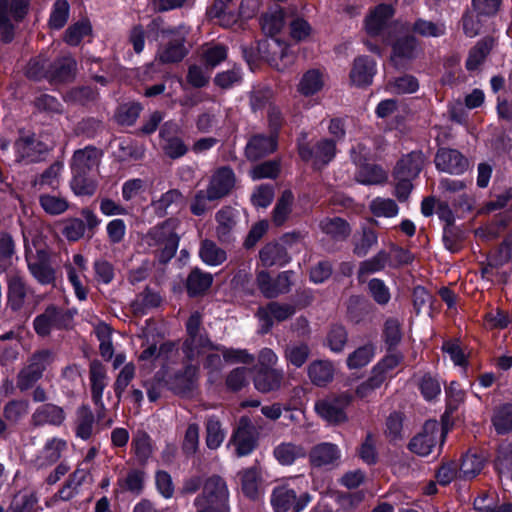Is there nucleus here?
Masks as SVG:
<instances>
[{
    "label": "nucleus",
    "mask_w": 512,
    "mask_h": 512,
    "mask_svg": "<svg viewBox=\"0 0 512 512\" xmlns=\"http://www.w3.org/2000/svg\"><path fill=\"white\" fill-rule=\"evenodd\" d=\"M310 380L317 386H324L333 379L334 368L329 361H314L308 367Z\"/></svg>",
    "instance_id": "c9c22d12"
},
{
    "label": "nucleus",
    "mask_w": 512,
    "mask_h": 512,
    "mask_svg": "<svg viewBox=\"0 0 512 512\" xmlns=\"http://www.w3.org/2000/svg\"><path fill=\"white\" fill-rule=\"evenodd\" d=\"M198 349L200 353L193 360L197 359L200 355H206L205 367L212 371H218L222 368V358L219 353H214V350L220 352L224 361L228 363L249 364L254 361V356L245 349H228L223 346H214L212 343L211 348L206 351H203L201 347H198ZM190 360L192 361V359Z\"/></svg>",
    "instance_id": "0eeeda50"
},
{
    "label": "nucleus",
    "mask_w": 512,
    "mask_h": 512,
    "mask_svg": "<svg viewBox=\"0 0 512 512\" xmlns=\"http://www.w3.org/2000/svg\"><path fill=\"white\" fill-rule=\"evenodd\" d=\"M276 149V136L256 135L250 139L246 146V155L251 160H256Z\"/></svg>",
    "instance_id": "2f4dec72"
},
{
    "label": "nucleus",
    "mask_w": 512,
    "mask_h": 512,
    "mask_svg": "<svg viewBox=\"0 0 512 512\" xmlns=\"http://www.w3.org/2000/svg\"><path fill=\"white\" fill-rule=\"evenodd\" d=\"M216 236L222 243L231 242L239 221V212L232 207H223L215 215Z\"/></svg>",
    "instance_id": "f3484780"
},
{
    "label": "nucleus",
    "mask_w": 512,
    "mask_h": 512,
    "mask_svg": "<svg viewBox=\"0 0 512 512\" xmlns=\"http://www.w3.org/2000/svg\"><path fill=\"white\" fill-rule=\"evenodd\" d=\"M326 82L325 74L319 69H310L301 77L297 90L303 96H313L320 92Z\"/></svg>",
    "instance_id": "c756f323"
},
{
    "label": "nucleus",
    "mask_w": 512,
    "mask_h": 512,
    "mask_svg": "<svg viewBox=\"0 0 512 512\" xmlns=\"http://www.w3.org/2000/svg\"><path fill=\"white\" fill-rule=\"evenodd\" d=\"M484 458L476 453L468 452L458 465L459 478L468 480L474 478L483 468Z\"/></svg>",
    "instance_id": "4c0bfd02"
},
{
    "label": "nucleus",
    "mask_w": 512,
    "mask_h": 512,
    "mask_svg": "<svg viewBox=\"0 0 512 512\" xmlns=\"http://www.w3.org/2000/svg\"><path fill=\"white\" fill-rule=\"evenodd\" d=\"M70 186L77 196H91L96 191V183L87 177V173L72 174Z\"/></svg>",
    "instance_id": "052dcab7"
},
{
    "label": "nucleus",
    "mask_w": 512,
    "mask_h": 512,
    "mask_svg": "<svg viewBox=\"0 0 512 512\" xmlns=\"http://www.w3.org/2000/svg\"><path fill=\"white\" fill-rule=\"evenodd\" d=\"M94 416L88 407H81L77 412L76 435L83 440L92 435Z\"/></svg>",
    "instance_id": "4d7b16f0"
},
{
    "label": "nucleus",
    "mask_w": 512,
    "mask_h": 512,
    "mask_svg": "<svg viewBox=\"0 0 512 512\" xmlns=\"http://www.w3.org/2000/svg\"><path fill=\"white\" fill-rule=\"evenodd\" d=\"M335 146L334 140L323 139L317 143L314 150L300 145L299 154L303 160L312 161L316 168H321L334 158L336 154Z\"/></svg>",
    "instance_id": "2eb2a0df"
},
{
    "label": "nucleus",
    "mask_w": 512,
    "mask_h": 512,
    "mask_svg": "<svg viewBox=\"0 0 512 512\" xmlns=\"http://www.w3.org/2000/svg\"><path fill=\"white\" fill-rule=\"evenodd\" d=\"M492 48V40L486 39L478 42L469 52L466 68L470 71L476 70L484 61Z\"/></svg>",
    "instance_id": "6e6d98bb"
},
{
    "label": "nucleus",
    "mask_w": 512,
    "mask_h": 512,
    "mask_svg": "<svg viewBox=\"0 0 512 512\" xmlns=\"http://www.w3.org/2000/svg\"><path fill=\"white\" fill-rule=\"evenodd\" d=\"M91 32V25L88 20H81L71 25L65 33V42L69 45L76 46L82 39Z\"/></svg>",
    "instance_id": "69168bd1"
},
{
    "label": "nucleus",
    "mask_w": 512,
    "mask_h": 512,
    "mask_svg": "<svg viewBox=\"0 0 512 512\" xmlns=\"http://www.w3.org/2000/svg\"><path fill=\"white\" fill-rule=\"evenodd\" d=\"M413 31L423 37H440L446 33V26L442 22L419 19L414 23Z\"/></svg>",
    "instance_id": "0e129e2a"
},
{
    "label": "nucleus",
    "mask_w": 512,
    "mask_h": 512,
    "mask_svg": "<svg viewBox=\"0 0 512 512\" xmlns=\"http://www.w3.org/2000/svg\"><path fill=\"white\" fill-rule=\"evenodd\" d=\"M197 374L198 368L196 366H187L184 374L175 376L174 382L172 383V388L177 393H186L187 391L192 389L194 382L197 378Z\"/></svg>",
    "instance_id": "680f3d73"
},
{
    "label": "nucleus",
    "mask_w": 512,
    "mask_h": 512,
    "mask_svg": "<svg viewBox=\"0 0 512 512\" xmlns=\"http://www.w3.org/2000/svg\"><path fill=\"white\" fill-rule=\"evenodd\" d=\"M385 41L393 46L391 59L396 65H399L402 59H411L416 54L417 43L413 36L401 35L395 42L389 36Z\"/></svg>",
    "instance_id": "c85d7f7f"
},
{
    "label": "nucleus",
    "mask_w": 512,
    "mask_h": 512,
    "mask_svg": "<svg viewBox=\"0 0 512 512\" xmlns=\"http://www.w3.org/2000/svg\"><path fill=\"white\" fill-rule=\"evenodd\" d=\"M370 212L376 217L393 218L399 213L397 203L390 198L376 197L369 203Z\"/></svg>",
    "instance_id": "a19ab883"
},
{
    "label": "nucleus",
    "mask_w": 512,
    "mask_h": 512,
    "mask_svg": "<svg viewBox=\"0 0 512 512\" xmlns=\"http://www.w3.org/2000/svg\"><path fill=\"white\" fill-rule=\"evenodd\" d=\"M368 290L370 296L377 304L384 306L389 303L391 299L390 289L383 280L378 278L371 279L368 283Z\"/></svg>",
    "instance_id": "774afa93"
},
{
    "label": "nucleus",
    "mask_w": 512,
    "mask_h": 512,
    "mask_svg": "<svg viewBox=\"0 0 512 512\" xmlns=\"http://www.w3.org/2000/svg\"><path fill=\"white\" fill-rule=\"evenodd\" d=\"M201 260L209 266L221 265L227 258L226 252L211 240H204L199 249Z\"/></svg>",
    "instance_id": "e433bc0d"
},
{
    "label": "nucleus",
    "mask_w": 512,
    "mask_h": 512,
    "mask_svg": "<svg viewBox=\"0 0 512 512\" xmlns=\"http://www.w3.org/2000/svg\"><path fill=\"white\" fill-rule=\"evenodd\" d=\"M231 443L236 449L239 457L250 454L256 445V437L254 435V427L247 417H242L239 420L238 427L234 432Z\"/></svg>",
    "instance_id": "dca6fc26"
},
{
    "label": "nucleus",
    "mask_w": 512,
    "mask_h": 512,
    "mask_svg": "<svg viewBox=\"0 0 512 512\" xmlns=\"http://www.w3.org/2000/svg\"><path fill=\"white\" fill-rule=\"evenodd\" d=\"M151 33H158L162 40L166 41L162 48L159 49L157 55L161 62L172 63L178 62L184 58L187 50L184 46L185 35L180 30H165L162 28V20L154 19L149 25Z\"/></svg>",
    "instance_id": "7ed1b4c3"
},
{
    "label": "nucleus",
    "mask_w": 512,
    "mask_h": 512,
    "mask_svg": "<svg viewBox=\"0 0 512 512\" xmlns=\"http://www.w3.org/2000/svg\"><path fill=\"white\" fill-rule=\"evenodd\" d=\"M226 437V431L220 421L215 417H209L206 422V445L209 449H218Z\"/></svg>",
    "instance_id": "37998d69"
},
{
    "label": "nucleus",
    "mask_w": 512,
    "mask_h": 512,
    "mask_svg": "<svg viewBox=\"0 0 512 512\" xmlns=\"http://www.w3.org/2000/svg\"><path fill=\"white\" fill-rule=\"evenodd\" d=\"M201 316L198 312L193 313L187 321L186 329L188 338L186 339L183 350L188 359H193L200 353L198 347L203 351L211 348V342L200 333Z\"/></svg>",
    "instance_id": "ddd939ff"
},
{
    "label": "nucleus",
    "mask_w": 512,
    "mask_h": 512,
    "mask_svg": "<svg viewBox=\"0 0 512 512\" xmlns=\"http://www.w3.org/2000/svg\"><path fill=\"white\" fill-rule=\"evenodd\" d=\"M174 349V345L171 343L162 344L159 348L156 344L147 346L139 355V361L146 364H153L159 362L164 363L166 355Z\"/></svg>",
    "instance_id": "09e8293b"
},
{
    "label": "nucleus",
    "mask_w": 512,
    "mask_h": 512,
    "mask_svg": "<svg viewBox=\"0 0 512 512\" xmlns=\"http://www.w3.org/2000/svg\"><path fill=\"white\" fill-rule=\"evenodd\" d=\"M53 359V355L48 350L40 351L33 355L31 363L27 369L23 370L19 376V386L21 389H27L30 384L36 381L42 374L46 365Z\"/></svg>",
    "instance_id": "aec40b11"
},
{
    "label": "nucleus",
    "mask_w": 512,
    "mask_h": 512,
    "mask_svg": "<svg viewBox=\"0 0 512 512\" xmlns=\"http://www.w3.org/2000/svg\"><path fill=\"white\" fill-rule=\"evenodd\" d=\"M65 447L66 442L61 439L53 438L47 441L38 458L39 465L45 466L56 462Z\"/></svg>",
    "instance_id": "49530a36"
},
{
    "label": "nucleus",
    "mask_w": 512,
    "mask_h": 512,
    "mask_svg": "<svg viewBox=\"0 0 512 512\" xmlns=\"http://www.w3.org/2000/svg\"><path fill=\"white\" fill-rule=\"evenodd\" d=\"M284 23V12L279 7L269 10L261 19L262 30L271 36V39L267 41V47L271 53L268 61L279 71L287 69L295 61V55L290 51L288 45L278 38H274V35L284 27Z\"/></svg>",
    "instance_id": "f257e3e1"
},
{
    "label": "nucleus",
    "mask_w": 512,
    "mask_h": 512,
    "mask_svg": "<svg viewBox=\"0 0 512 512\" xmlns=\"http://www.w3.org/2000/svg\"><path fill=\"white\" fill-rule=\"evenodd\" d=\"M262 264L266 267L273 265L283 266L289 262L288 254L285 248L278 243H269L259 252Z\"/></svg>",
    "instance_id": "72a5a7b5"
},
{
    "label": "nucleus",
    "mask_w": 512,
    "mask_h": 512,
    "mask_svg": "<svg viewBox=\"0 0 512 512\" xmlns=\"http://www.w3.org/2000/svg\"><path fill=\"white\" fill-rule=\"evenodd\" d=\"M213 277L210 273L202 272L199 269L193 270L187 279L189 294L198 295L205 292L212 284Z\"/></svg>",
    "instance_id": "c03bdc74"
},
{
    "label": "nucleus",
    "mask_w": 512,
    "mask_h": 512,
    "mask_svg": "<svg viewBox=\"0 0 512 512\" xmlns=\"http://www.w3.org/2000/svg\"><path fill=\"white\" fill-rule=\"evenodd\" d=\"M376 71L375 62L366 56L355 59L350 72L351 82L356 86H367L372 83Z\"/></svg>",
    "instance_id": "bb28decb"
},
{
    "label": "nucleus",
    "mask_w": 512,
    "mask_h": 512,
    "mask_svg": "<svg viewBox=\"0 0 512 512\" xmlns=\"http://www.w3.org/2000/svg\"><path fill=\"white\" fill-rule=\"evenodd\" d=\"M101 151L95 147H85L75 151L72 162V174L89 173L96 168L100 162Z\"/></svg>",
    "instance_id": "5701e85b"
},
{
    "label": "nucleus",
    "mask_w": 512,
    "mask_h": 512,
    "mask_svg": "<svg viewBox=\"0 0 512 512\" xmlns=\"http://www.w3.org/2000/svg\"><path fill=\"white\" fill-rule=\"evenodd\" d=\"M241 486L243 493L254 498L258 493L260 474L257 468H248L240 472Z\"/></svg>",
    "instance_id": "bf43d9fd"
},
{
    "label": "nucleus",
    "mask_w": 512,
    "mask_h": 512,
    "mask_svg": "<svg viewBox=\"0 0 512 512\" xmlns=\"http://www.w3.org/2000/svg\"><path fill=\"white\" fill-rule=\"evenodd\" d=\"M29 0H0V40L10 42L15 24L24 18Z\"/></svg>",
    "instance_id": "20e7f679"
},
{
    "label": "nucleus",
    "mask_w": 512,
    "mask_h": 512,
    "mask_svg": "<svg viewBox=\"0 0 512 512\" xmlns=\"http://www.w3.org/2000/svg\"><path fill=\"white\" fill-rule=\"evenodd\" d=\"M310 501L311 496L308 493L297 498L296 492L286 486L275 488L271 496V504L276 512H287L290 508L294 512H301Z\"/></svg>",
    "instance_id": "1a4fd4ad"
},
{
    "label": "nucleus",
    "mask_w": 512,
    "mask_h": 512,
    "mask_svg": "<svg viewBox=\"0 0 512 512\" xmlns=\"http://www.w3.org/2000/svg\"><path fill=\"white\" fill-rule=\"evenodd\" d=\"M25 255L28 262V267L34 278L41 284H50L55 280L54 269L47 263L48 258L45 260H38V257L33 258V249L25 236Z\"/></svg>",
    "instance_id": "4be33fe9"
},
{
    "label": "nucleus",
    "mask_w": 512,
    "mask_h": 512,
    "mask_svg": "<svg viewBox=\"0 0 512 512\" xmlns=\"http://www.w3.org/2000/svg\"><path fill=\"white\" fill-rule=\"evenodd\" d=\"M72 319V315L55 306H49L34 320V329L40 336L48 335L54 329L66 328Z\"/></svg>",
    "instance_id": "9b49d317"
},
{
    "label": "nucleus",
    "mask_w": 512,
    "mask_h": 512,
    "mask_svg": "<svg viewBox=\"0 0 512 512\" xmlns=\"http://www.w3.org/2000/svg\"><path fill=\"white\" fill-rule=\"evenodd\" d=\"M41 208L49 215H60L69 208L67 199L61 195L44 193L39 196Z\"/></svg>",
    "instance_id": "58836bf2"
},
{
    "label": "nucleus",
    "mask_w": 512,
    "mask_h": 512,
    "mask_svg": "<svg viewBox=\"0 0 512 512\" xmlns=\"http://www.w3.org/2000/svg\"><path fill=\"white\" fill-rule=\"evenodd\" d=\"M16 259L15 245L12 237L7 233L0 234V272L11 267Z\"/></svg>",
    "instance_id": "864d4df0"
},
{
    "label": "nucleus",
    "mask_w": 512,
    "mask_h": 512,
    "mask_svg": "<svg viewBox=\"0 0 512 512\" xmlns=\"http://www.w3.org/2000/svg\"><path fill=\"white\" fill-rule=\"evenodd\" d=\"M177 128L176 124L168 122L160 130V136L164 140L163 150L170 158H179L187 152V147L180 138L167 137L169 133L176 132Z\"/></svg>",
    "instance_id": "7c9ffc66"
},
{
    "label": "nucleus",
    "mask_w": 512,
    "mask_h": 512,
    "mask_svg": "<svg viewBox=\"0 0 512 512\" xmlns=\"http://www.w3.org/2000/svg\"><path fill=\"white\" fill-rule=\"evenodd\" d=\"M375 356V346L366 344L357 348L347 358V365L350 369H357L368 365Z\"/></svg>",
    "instance_id": "603ef678"
},
{
    "label": "nucleus",
    "mask_w": 512,
    "mask_h": 512,
    "mask_svg": "<svg viewBox=\"0 0 512 512\" xmlns=\"http://www.w3.org/2000/svg\"><path fill=\"white\" fill-rule=\"evenodd\" d=\"M446 432L444 427H440L437 421H427L423 431L410 441L409 448L420 456H427L435 447L438 436L440 435L443 438Z\"/></svg>",
    "instance_id": "9d476101"
},
{
    "label": "nucleus",
    "mask_w": 512,
    "mask_h": 512,
    "mask_svg": "<svg viewBox=\"0 0 512 512\" xmlns=\"http://www.w3.org/2000/svg\"><path fill=\"white\" fill-rule=\"evenodd\" d=\"M369 151L361 144L351 150V157L358 167L355 178L363 185H377L386 181V172L379 166L367 163Z\"/></svg>",
    "instance_id": "39448f33"
},
{
    "label": "nucleus",
    "mask_w": 512,
    "mask_h": 512,
    "mask_svg": "<svg viewBox=\"0 0 512 512\" xmlns=\"http://www.w3.org/2000/svg\"><path fill=\"white\" fill-rule=\"evenodd\" d=\"M339 458L340 451L337 445L332 443H321L315 446L310 453L312 464L318 467L333 464Z\"/></svg>",
    "instance_id": "473e14b6"
},
{
    "label": "nucleus",
    "mask_w": 512,
    "mask_h": 512,
    "mask_svg": "<svg viewBox=\"0 0 512 512\" xmlns=\"http://www.w3.org/2000/svg\"><path fill=\"white\" fill-rule=\"evenodd\" d=\"M403 355L398 352L390 353L381 359L372 369L384 382L391 372L402 362Z\"/></svg>",
    "instance_id": "13d9d810"
},
{
    "label": "nucleus",
    "mask_w": 512,
    "mask_h": 512,
    "mask_svg": "<svg viewBox=\"0 0 512 512\" xmlns=\"http://www.w3.org/2000/svg\"><path fill=\"white\" fill-rule=\"evenodd\" d=\"M310 349L305 343H290L284 350V357L288 364L300 368L307 361Z\"/></svg>",
    "instance_id": "a18cd8bd"
},
{
    "label": "nucleus",
    "mask_w": 512,
    "mask_h": 512,
    "mask_svg": "<svg viewBox=\"0 0 512 512\" xmlns=\"http://www.w3.org/2000/svg\"><path fill=\"white\" fill-rule=\"evenodd\" d=\"M53 359V355L48 350L40 351L33 355L31 363L27 369L23 370L19 376V386L21 389H27L30 384L36 381L42 374L46 365Z\"/></svg>",
    "instance_id": "412c9836"
},
{
    "label": "nucleus",
    "mask_w": 512,
    "mask_h": 512,
    "mask_svg": "<svg viewBox=\"0 0 512 512\" xmlns=\"http://www.w3.org/2000/svg\"><path fill=\"white\" fill-rule=\"evenodd\" d=\"M294 196L291 191H284L278 199L273 210V222L277 226H281L289 217L292 211Z\"/></svg>",
    "instance_id": "de8ad7c7"
},
{
    "label": "nucleus",
    "mask_w": 512,
    "mask_h": 512,
    "mask_svg": "<svg viewBox=\"0 0 512 512\" xmlns=\"http://www.w3.org/2000/svg\"><path fill=\"white\" fill-rule=\"evenodd\" d=\"M25 295L23 279L18 275L11 276L8 281V299L12 309L17 310L22 306Z\"/></svg>",
    "instance_id": "8fccbe9b"
},
{
    "label": "nucleus",
    "mask_w": 512,
    "mask_h": 512,
    "mask_svg": "<svg viewBox=\"0 0 512 512\" xmlns=\"http://www.w3.org/2000/svg\"><path fill=\"white\" fill-rule=\"evenodd\" d=\"M70 7L66 0H56L53 5L49 25L53 29H61L69 18Z\"/></svg>",
    "instance_id": "338daca9"
},
{
    "label": "nucleus",
    "mask_w": 512,
    "mask_h": 512,
    "mask_svg": "<svg viewBox=\"0 0 512 512\" xmlns=\"http://www.w3.org/2000/svg\"><path fill=\"white\" fill-rule=\"evenodd\" d=\"M305 449L294 443H281L274 449L275 458L283 465H291L296 459L305 456Z\"/></svg>",
    "instance_id": "ea45409f"
},
{
    "label": "nucleus",
    "mask_w": 512,
    "mask_h": 512,
    "mask_svg": "<svg viewBox=\"0 0 512 512\" xmlns=\"http://www.w3.org/2000/svg\"><path fill=\"white\" fill-rule=\"evenodd\" d=\"M291 271H284L280 273L274 280V286H267L269 282V274L261 271L257 276V283L261 292L268 298H273L279 294L286 293L291 287Z\"/></svg>",
    "instance_id": "b1692460"
},
{
    "label": "nucleus",
    "mask_w": 512,
    "mask_h": 512,
    "mask_svg": "<svg viewBox=\"0 0 512 512\" xmlns=\"http://www.w3.org/2000/svg\"><path fill=\"white\" fill-rule=\"evenodd\" d=\"M294 307L288 304L272 302L266 307L259 308L257 316L261 323L262 332L266 333L272 327L274 321H284L294 314Z\"/></svg>",
    "instance_id": "6ab92c4d"
},
{
    "label": "nucleus",
    "mask_w": 512,
    "mask_h": 512,
    "mask_svg": "<svg viewBox=\"0 0 512 512\" xmlns=\"http://www.w3.org/2000/svg\"><path fill=\"white\" fill-rule=\"evenodd\" d=\"M392 15L393 8L390 5L380 4L375 7L365 19L367 33L371 36L382 34Z\"/></svg>",
    "instance_id": "a878e982"
},
{
    "label": "nucleus",
    "mask_w": 512,
    "mask_h": 512,
    "mask_svg": "<svg viewBox=\"0 0 512 512\" xmlns=\"http://www.w3.org/2000/svg\"><path fill=\"white\" fill-rule=\"evenodd\" d=\"M284 374L279 369H258L254 377V386L261 393L277 391L281 388Z\"/></svg>",
    "instance_id": "cd10ccee"
},
{
    "label": "nucleus",
    "mask_w": 512,
    "mask_h": 512,
    "mask_svg": "<svg viewBox=\"0 0 512 512\" xmlns=\"http://www.w3.org/2000/svg\"><path fill=\"white\" fill-rule=\"evenodd\" d=\"M193 504L200 512H230L226 482L217 475L207 478L201 494L194 499Z\"/></svg>",
    "instance_id": "f03ea898"
},
{
    "label": "nucleus",
    "mask_w": 512,
    "mask_h": 512,
    "mask_svg": "<svg viewBox=\"0 0 512 512\" xmlns=\"http://www.w3.org/2000/svg\"><path fill=\"white\" fill-rule=\"evenodd\" d=\"M424 164V156L422 152L413 151L403 156L397 163L394 171L396 179L416 178Z\"/></svg>",
    "instance_id": "393cba45"
},
{
    "label": "nucleus",
    "mask_w": 512,
    "mask_h": 512,
    "mask_svg": "<svg viewBox=\"0 0 512 512\" xmlns=\"http://www.w3.org/2000/svg\"><path fill=\"white\" fill-rule=\"evenodd\" d=\"M322 231L334 240H344L350 234V227L341 218L325 219L320 224Z\"/></svg>",
    "instance_id": "79ce46f5"
},
{
    "label": "nucleus",
    "mask_w": 512,
    "mask_h": 512,
    "mask_svg": "<svg viewBox=\"0 0 512 512\" xmlns=\"http://www.w3.org/2000/svg\"><path fill=\"white\" fill-rule=\"evenodd\" d=\"M176 224L175 220H167L162 225L151 229L147 234L149 245L163 244L168 258L172 257L178 248L179 238L175 233Z\"/></svg>",
    "instance_id": "f8f14e48"
},
{
    "label": "nucleus",
    "mask_w": 512,
    "mask_h": 512,
    "mask_svg": "<svg viewBox=\"0 0 512 512\" xmlns=\"http://www.w3.org/2000/svg\"><path fill=\"white\" fill-rule=\"evenodd\" d=\"M90 381L94 402L102 404V396L107 386V378L104 367L98 362H92L90 365Z\"/></svg>",
    "instance_id": "f704fd0d"
},
{
    "label": "nucleus",
    "mask_w": 512,
    "mask_h": 512,
    "mask_svg": "<svg viewBox=\"0 0 512 512\" xmlns=\"http://www.w3.org/2000/svg\"><path fill=\"white\" fill-rule=\"evenodd\" d=\"M436 168L448 174L460 175L468 168V160L457 150L441 148L435 156Z\"/></svg>",
    "instance_id": "4468645a"
},
{
    "label": "nucleus",
    "mask_w": 512,
    "mask_h": 512,
    "mask_svg": "<svg viewBox=\"0 0 512 512\" xmlns=\"http://www.w3.org/2000/svg\"><path fill=\"white\" fill-rule=\"evenodd\" d=\"M493 425L499 434L512 430V405H504L498 408L492 418Z\"/></svg>",
    "instance_id": "e2e57ef3"
},
{
    "label": "nucleus",
    "mask_w": 512,
    "mask_h": 512,
    "mask_svg": "<svg viewBox=\"0 0 512 512\" xmlns=\"http://www.w3.org/2000/svg\"><path fill=\"white\" fill-rule=\"evenodd\" d=\"M388 258V253L381 250L372 258L363 261L358 270L359 280L362 281L367 275L383 270L387 264Z\"/></svg>",
    "instance_id": "3c124183"
},
{
    "label": "nucleus",
    "mask_w": 512,
    "mask_h": 512,
    "mask_svg": "<svg viewBox=\"0 0 512 512\" xmlns=\"http://www.w3.org/2000/svg\"><path fill=\"white\" fill-rule=\"evenodd\" d=\"M209 15L212 19H217L218 23L224 27L232 26L238 19L232 7H227L223 0L215 1L213 7L209 10Z\"/></svg>",
    "instance_id": "5fc2aeb1"
},
{
    "label": "nucleus",
    "mask_w": 512,
    "mask_h": 512,
    "mask_svg": "<svg viewBox=\"0 0 512 512\" xmlns=\"http://www.w3.org/2000/svg\"><path fill=\"white\" fill-rule=\"evenodd\" d=\"M75 66L76 63L71 57L60 59L53 67L45 59H34L29 62L26 73L34 79L51 76L64 81L72 76Z\"/></svg>",
    "instance_id": "423d86ee"
},
{
    "label": "nucleus",
    "mask_w": 512,
    "mask_h": 512,
    "mask_svg": "<svg viewBox=\"0 0 512 512\" xmlns=\"http://www.w3.org/2000/svg\"><path fill=\"white\" fill-rule=\"evenodd\" d=\"M235 176L228 167L217 169L211 177L207 191L208 198L218 200L226 196L234 187Z\"/></svg>",
    "instance_id": "a211bd4d"
},
{
    "label": "nucleus",
    "mask_w": 512,
    "mask_h": 512,
    "mask_svg": "<svg viewBox=\"0 0 512 512\" xmlns=\"http://www.w3.org/2000/svg\"><path fill=\"white\" fill-rule=\"evenodd\" d=\"M351 402V396L341 394L328 396L315 402L314 409L318 416L330 424H340L347 421L346 407Z\"/></svg>",
    "instance_id": "6e6552de"
}]
</instances>
